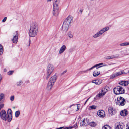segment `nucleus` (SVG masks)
<instances>
[{
  "instance_id": "obj_1",
  "label": "nucleus",
  "mask_w": 129,
  "mask_h": 129,
  "mask_svg": "<svg viewBox=\"0 0 129 129\" xmlns=\"http://www.w3.org/2000/svg\"><path fill=\"white\" fill-rule=\"evenodd\" d=\"M38 27L37 23H33L31 24L29 32L30 37H34L37 35L38 31Z\"/></svg>"
},
{
  "instance_id": "obj_2",
  "label": "nucleus",
  "mask_w": 129,
  "mask_h": 129,
  "mask_svg": "<svg viewBox=\"0 0 129 129\" xmlns=\"http://www.w3.org/2000/svg\"><path fill=\"white\" fill-rule=\"evenodd\" d=\"M57 79V76L55 75L51 77L49 81L47 87V89L48 90H51Z\"/></svg>"
},
{
  "instance_id": "obj_3",
  "label": "nucleus",
  "mask_w": 129,
  "mask_h": 129,
  "mask_svg": "<svg viewBox=\"0 0 129 129\" xmlns=\"http://www.w3.org/2000/svg\"><path fill=\"white\" fill-rule=\"evenodd\" d=\"M54 70V67L53 65L51 64H49L47 68L46 79L47 80L49 78L50 75L53 72Z\"/></svg>"
},
{
  "instance_id": "obj_4",
  "label": "nucleus",
  "mask_w": 129,
  "mask_h": 129,
  "mask_svg": "<svg viewBox=\"0 0 129 129\" xmlns=\"http://www.w3.org/2000/svg\"><path fill=\"white\" fill-rule=\"evenodd\" d=\"M114 92L116 95L123 94L124 93L125 90L122 87L120 86H117L113 89Z\"/></svg>"
},
{
  "instance_id": "obj_5",
  "label": "nucleus",
  "mask_w": 129,
  "mask_h": 129,
  "mask_svg": "<svg viewBox=\"0 0 129 129\" xmlns=\"http://www.w3.org/2000/svg\"><path fill=\"white\" fill-rule=\"evenodd\" d=\"M109 28L108 26H106V27L100 30L98 32L93 36V37L94 38H97L105 32L109 30Z\"/></svg>"
},
{
  "instance_id": "obj_6",
  "label": "nucleus",
  "mask_w": 129,
  "mask_h": 129,
  "mask_svg": "<svg viewBox=\"0 0 129 129\" xmlns=\"http://www.w3.org/2000/svg\"><path fill=\"white\" fill-rule=\"evenodd\" d=\"M103 63L102 62L101 63H99L96 64L95 65H94V66H93L90 69H88L87 70H86L85 71L80 72H79V73H80V74L84 73H85V72H86L87 71H89V70H92L93 69H94V68H96V69H98L99 68H100L102 66H101V65H103Z\"/></svg>"
},
{
  "instance_id": "obj_7",
  "label": "nucleus",
  "mask_w": 129,
  "mask_h": 129,
  "mask_svg": "<svg viewBox=\"0 0 129 129\" xmlns=\"http://www.w3.org/2000/svg\"><path fill=\"white\" fill-rule=\"evenodd\" d=\"M116 104L119 106H124L125 103V101L123 97L120 96L119 99L117 98V100L116 102Z\"/></svg>"
},
{
  "instance_id": "obj_8",
  "label": "nucleus",
  "mask_w": 129,
  "mask_h": 129,
  "mask_svg": "<svg viewBox=\"0 0 129 129\" xmlns=\"http://www.w3.org/2000/svg\"><path fill=\"white\" fill-rule=\"evenodd\" d=\"M8 116L5 111L4 110H2L0 112V116L2 119L5 120H7L8 121L9 118Z\"/></svg>"
},
{
  "instance_id": "obj_9",
  "label": "nucleus",
  "mask_w": 129,
  "mask_h": 129,
  "mask_svg": "<svg viewBox=\"0 0 129 129\" xmlns=\"http://www.w3.org/2000/svg\"><path fill=\"white\" fill-rule=\"evenodd\" d=\"M70 23L66 19L64 21L62 26V29L64 31H66L68 30Z\"/></svg>"
},
{
  "instance_id": "obj_10",
  "label": "nucleus",
  "mask_w": 129,
  "mask_h": 129,
  "mask_svg": "<svg viewBox=\"0 0 129 129\" xmlns=\"http://www.w3.org/2000/svg\"><path fill=\"white\" fill-rule=\"evenodd\" d=\"M59 12L58 7H53L52 13L53 15L55 16L58 15Z\"/></svg>"
},
{
  "instance_id": "obj_11",
  "label": "nucleus",
  "mask_w": 129,
  "mask_h": 129,
  "mask_svg": "<svg viewBox=\"0 0 129 129\" xmlns=\"http://www.w3.org/2000/svg\"><path fill=\"white\" fill-rule=\"evenodd\" d=\"M7 113L8 116L9 118L8 121L9 122L11 121L12 118V112L11 110L10 109H9L7 111Z\"/></svg>"
},
{
  "instance_id": "obj_12",
  "label": "nucleus",
  "mask_w": 129,
  "mask_h": 129,
  "mask_svg": "<svg viewBox=\"0 0 129 129\" xmlns=\"http://www.w3.org/2000/svg\"><path fill=\"white\" fill-rule=\"evenodd\" d=\"M108 110L110 114H115L116 112V110L112 107H109Z\"/></svg>"
},
{
  "instance_id": "obj_13",
  "label": "nucleus",
  "mask_w": 129,
  "mask_h": 129,
  "mask_svg": "<svg viewBox=\"0 0 129 129\" xmlns=\"http://www.w3.org/2000/svg\"><path fill=\"white\" fill-rule=\"evenodd\" d=\"M97 114L99 116L101 117H103L105 115L104 111L102 110L99 111L97 112Z\"/></svg>"
},
{
  "instance_id": "obj_14",
  "label": "nucleus",
  "mask_w": 129,
  "mask_h": 129,
  "mask_svg": "<svg viewBox=\"0 0 129 129\" xmlns=\"http://www.w3.org/2000/svg\"><path fill=\"white\" fill-rule=\"evenodd\" d=\"M18 37V33L17 31H16L15 32V34L13 38L12 39L13 42L14 43H16L17 42Z\"/></svg>"
},
{
  "instance_id": "obj_15",
  "label": "nucleus",
  "mask_w": 129,
  "mask_h": 129,
  "mask_svg": "<svg viewBox=\"0 0 129 129\" xmlns=\"http://www.w3.org/2000/svg\"><path fill=\"white\" fill-rule=\"evenodd\" d=\"M105 94V92L104 93H103L102 92L101 93H99L97 94L95 97L94 98V100H96L99 99V98H101Z\"/></svg>"
},
{
  "instance_id": "obj_16",
  "label": "nucleus",
  "mask_w": 129,
  "mask_h": 129,
  "mask_svg": "<svg viewBox=\"0 0 129 129\" xmlns=\"http://www.w3.org/2000/svg\"><path fill=\"white\" fill-rule=\"evenodd\" d=\"M124 125L123 123H117L116 125L115 128L116 129H122Z\"/></svg>"
},
{
  "instance_id": "obj_17",
  "label": "nucleus",
  "mask_w": 129,
  "mask_h": 129,
  "mask_svg": "<svg viewBox=\"0 0 129 129\" xmlns=\"http://www.w3.org/2000/svg\"><path fill=\"white\" fill-rule=\"evenodd\" d=\"M66 48V47L65 45H63L60 48L59 52V53L61 54L63 53L65 50Z\"/></svg>"
},
{
  "instance_id": "obj_18",
  "label": "nucleus",
  "mask_w": 129,
  "mask_h": 129,
  "mask_svg": "<svg viewBox=\"0 0 129 129\" xmlns=\"http://www.w3.org/2000/svg\"><path fill=\"white\" fill-rule=\"evenodd\" d=\"M128 113V111L125 109L121 111L120 112V115L123 116H126Z\"/></svg>"
},
{
  "instance_id": "obj_19",
  "label": "nucleus",
  "mask_w": 129,
  "mask_h": 129,
  "mask_svg": "<svg viewBox=\"0 0 129 129\" xmlns=\"http://www.w3.org/2000/svg\"><path fill=\"white\" fill-rule=\"evenodd\" d=\"M60 3L59 0H54L53 3V7H58Z\"/></svg>"
},
{
  "instance_id": "obj_20",
  "label": "nucleus",
  "mask_w": 129,
  "mask_h": 129,
  "mask_svg": "<svg viewBox=\"0 0 129 129\" xmlns=\"http://www.w3.org/2000/svg\"><path fill=\"white\" fill-rule=\"evenodd\" d=\"M92 82L95 83L96 85H99L101 83V80L100 79H97L95 80H93Z\"/></svg>"
},
{
  "instance_id": "obj_21",
  "label": "nucleus",
  "mask_w": 129,
  "mask_h": 129,
  "mask_svg": "<svg viewBox=\"0 0 129 129\" xmlns=\"http://www.w3.org/2000/svg\"><path fill=\"white\" fill-rule=\"evenodd\" d=\"M66 19L70 24L73 22V17L71 16H69Z\"/></svg>"
},
{
  "instance_id": "obj_22",
  "label": "nucleus",
  "mask_w": 129,
  "mask_h": 129,
  "mask_svg": "<svg viewBox=\"0 0 129 129\" xmlns=\"http://www.w3.org/2000/svg\"><path fill=\"white\" fill-rule=\"evenodd\" d=\"M67 35L70 38H72L73 37V34L71 31H69L67 34Z\"/></svg>"
},
{
  "instance_id": "obj_23",
  "label": "nucleus",
  "mask_w": 129,
  "mask_h": 129,
  "mask_svg": "<svg viewBox=\"0 0 129 129\" xmlns=\"http://www.w3.org/2000/svg\"><path fill=\"white\" fill-rule=\"evenodd\" d=\"M100 74V72H98L97 71H94L93 73V76L94 77H96Z\"/></svg>"
},
{
  "instance_id": "obj_24",
  "label": "nucleus",
  "mask_w": 129,
  "mask_h": 129,
  "mask_svg": "<svg viewBox=\"0 0 129 129\" xmlns=\"http://www.w3.org/2000/svg\"><path fill=\"white\" fill-rule=\"evenodd\" d=\"M89 125L92 127H94L97 125V123L93 121H92L89 123Z\"/></svg>"
},
{
  "instance_id": "obj_25",
  "label": "nucleus",
  "mask_w": 129,
  "mask_h": 129,
  "mask_svg": "<svg viewBox=\"0 0 129 129\" xmlns=\"http://www.w3.org/2000/svg\"><path fill=\"white\" fill-rule=\"evenodd\" d=\"M102 129H111V128L108 125H106L103 127Z\"/></svg>"
},
{
  "instance_id": "obj_26",
  "label": "nucleus",
  "mask_w": 129,
  "mask_h": 129,
  "mask_svg": "<svg viewBox=\"0 0 129 129\" xmlns=\"http://www.w3.org/2000/svg\"><path fill=\"white\" fill-rule=\"evenodd\" d=\"M85 120L84 119L83 120L82 122H80V123L81 126H84L86 125H87V124L85 123Z\"/></svg>"
},
{
  "instance_id": "obj_27",
  "label": "nucleus",
  "mask_w": 129,
  "mask_h": 129,
  "mask_svg": "<svg viewBox=\"0 0 129 129\" xmlns=\"http://www.w3.org/2000/svg\"><path fill=\"white\" fill-rule=\"evenodd\" d=\"M128 45H129V42H125L120 44V45L121 46H125Z\"/></svg>"
},
{
  "instance_id": "obj_28",
  "label": "nucleus",
  "mask_w": 129,
  "mask_h": 129,
  "mask_svg": "<svg viewBox=\"0 0 129 129\" xmlns=\"http://www.w3.org/2000/svg\"><path fill=\"white\" fill-rule=\"evenodd\" d=\"M116 77H117L121 74H123V72H119L115 73Z\"/></svg>"
},
{
  "instance_id": "obj_29",
  "label": "nucleus",
  "mask_w": 129,
  "mask_h": 129,
  "mask_svg": "<svg viewBox=\"0 0 129 129\" xmlns=\"http://www.w3.org/2000/svg\"><path fill=\"white\" fill-rule=\"evenodd\" d=\"M119 55L118 54H116L114 55H112L110 56L111 59H113L114 58H117L118 57Z\"/></svg>"
},
{
  "instance_id": "obj_30",
  "label": "nucleus",
  "mask_w": 129,
  "mask_h": 129,
  "mask_svg": "<svg viewBox=\"0 0 129 129\" xmlns=\"http://www.w3.org/2000/svg\"><path fill=\"white\" fill-rule=\"evenodd\" d=\"M20 114L19 111H18L16 112L15 113V116L16 117H18Z\"/></svg>"
},
{
  "instance_id": "obj_31",
  "label": "nucleus",
  "mask_w": 129,
  "mask_h": 129,
  "mask_svg": "<svg viewBox=\"0 0 129 129\" xmlns=\"http://www.w3.org/2000/svg\"><path fill=\"white\" fill-rule=\"evenodd\" d=\"M23 83V82L22 81H19L17 83V86H20Z\"/></svg>"
},
{
  "instance_id": "obj_32",
  "label": "nucleus",
  "mask_w": 129,
  "mask_h": 129,
  "mask_svg": "<svg viewBox=\"0 0 129 129\" xmlns=\"http://www.w3.org/2000/svg\"><path fill=\"white\" fill-rule=\"evenodd\" d=\"M107 89L105 88H103L102 90V92L103 93H104V92H105V94L107 92Z\"/></svg>"
},
{
  "instance_id": "obj_33",
  "label": "nucleus",
  "mask_w": 129,
  "mask_h": 129,
  "mask_svg": "<svg viewBox=\"0 0 129 129\" xmlns=\"http://www.w3.org/2000/svg\"><path fill=\"white\" fill-rule=\"evenodd\" d=\"M116 77L115 74V73H114V74H112V75H111V76L110 77V78L111 79H112Z\"/></svg>"
},
{
  "instance_id": "obj_34",
  "label": "nucleus",
  "mask_w": 129,
  "mask_h": 129,
  "mask_svg": "<svg viewBox=\"0 0 129 129\" xmlns=\"http://www.w3.org/2000/svg\"><path fill=\"white\" fill-rule=\"evenodd\" d=\"M90 107L92 109H95L96 108V106L95 105H92V106H91Z\"/></svg>"
},
{
  "instance_id": "obj_35",
  "label": "nucleus",
  "mask_w": 129,
  "mask_h": 129,
  "mask_svg": "<svg viewBox=\"0 0 129 129\" xmlns=\"http://www.w3.org/2000/svg\"><path fill=\"white\" fill-rule=\"evenodd\" d=\"M4 96V95L3 94H1L0 95V101L3 98Z\"/></svg>"
},
{
  "instance_id": "obj_36",
  "label": "nucleus",
  "mask_w": 129,
  "mask_h": 129,
  "mask_svg": "<svg viewBox=\"0 0 129 129\" xmlns=\"http://www.w3.org/2000/svg\"><path fill=\"white\" fill-rule=\"evenodd\" d=\"M73 128V127L72 126H69L65 127L64 129H71Z\"/></svg>"
},
{
  "instance_id": "obj_37",
  "label": "nucleus",
  "mask_w": 129,
  "mask_h": 129,
  "mask_svg": "<svg viewBox=\"0 0 129 129\" xmlns=\"http://www.w3.org/2000/svg\"><path fill=\"white\" fill-rule=\"evenodd\" d=\"M13 71H10L8 72V75H11L13 74Z\"/></svg>"
},
{
  "instance_id": "obj_38",
  "label": "nucleus",
  "mask_w": 129,
  "mask_h": 129,
  "mask_svg": "<svg viewBox=\"0 0 129 129\" xmlns=\"http://www.w3.org/2000/svg\"><path fill=\"white\" fill-rule=\"evenodd\" d=\"M124 86L127 85L128 84V81H124Z\"/></svg>"
},
{
  "instance_id": "obj_39",
  "label": "nucleus",
  "mask_w": 129,
  "mask_h": 129,
  "mask_svg": "<svg viewBox=\"0 0 129 129\" xmlns=\"http://www.w3.org/2000/svg\"><path fill=\"white\" fill-rule=\"evenodd\" d=\"M14 96H11L10 98V100L11 101H13L14 100Z\"/></svg>"
},
{
  "instance_id": "obj_40",
  "label": "nucleus",
  "mask_w": 129,
  "mask_h": 129,
  "mask_svg": "<svg viewBox=\"0 0 129 129\" xmlns=\"http://www.w3.org/2000/svg\"><path fill=\"white\" fill-rule=\"evenodd\" d=\"M126 129H129V123H127L126 126Z\"/></svg>"
},
{
  "instance_id": "obj_41",
  "label": "nucleus",
  "mask_w": 129,
  "mask_h": 129,
  "mask_svg": "<svg viewBox=\"0 0 129 129\" xmlns=\"http://www.w3.org/2000/svg\"><path fill=\"white\" fill-rule=\"evenodd\" d=\"M119 84H120L121 85H123L124 86V81H121L119 83Z\"/></svg>"
},
{
  "instance_id": "obj_42",
  "label": "nucleus",
  "mask_w": 129,
  "mask_h": 129,
  "mask_svg": "<svg viewBox=\"0 0 129 129\" xmlns=\"http://www.w3.org/2000/svg\"><path fill=\"white\" fill-rule=\"evenodd\" d=\"M85 121H86V122H87V124L89 125V123H90V122H89V119L86 118V119Z\"/></svg>"
},
{
  "instance_id": "obj_43",
  "label": "nucleus",
  "mask_w": 129,
  "mask_h": 129,
  "mask_svg": "<svg viewBox=\"0 0 129 129\" xmlns=\"http://www.w3.org/2000/svg\"><path fill=\"white\" fill-rule=\"evenodd\" d=\"M4 106V104H1L0 105V110H1V109L2 108H3Z\"/></svg>"
},
{
  "instance_id": "obj_44",
  "label": "nucleus",
  "mask_w": 129,
  "mask_h": 129,
  "mask_svg": "<svg viewBox=\"0 0 129 129\" xmlns=\"http://www.w3.org/2000/svg\"><path fill=\"white\" fill-rule=\"evenodd\" d=\"M7 19V17H5L4 19L2 20V22H5L6 21Z\"/></svg>"
},
{
  "instance_id": "obj_45",
  "label": "nucleus",
  "mask_w": 129,
  "mask_h": 129,
  "mask_svg": "<svg viewBox=\"0 0 129 129\" xmlns=\"http://www.w3.org/2000/svg\"><path fill=\"white\" fill-rule=\"evenodd\" d=\"M67 70H66L61 74V75H63V74L66 73L67 72Z\"/></svg>"
},
{
  "instance_id": "obj_46",
  "label": "nucleus",
  "mask_w": 129,
  "mask_h": 129,
  "mask_svg": "<svg viewBox=\"0 0 129 129\" xmlns=\"http://www.w3.org/2000/svg\"><path fill=\"white\" fill-rule=\"evenodd\" d=\"M110 56H107L105 57V58L106 59H111Z\"/></svg>"
},
{
  "instance_id": "obj_47",
  "label": "nucleus",
  "mask_w": 129,
  "mask_h": 129,
  "mask_svg": "<svg viewBox=\"0 0 129 129\" xmlns=\"http://www.w3.org/2000/svg\"><path fill=\"white\" fill-rule=\"evenodd\" d=\"M76 126L77 127V123H76V124H74V126H73V127H75Z\"/></svg>"
},
{
  "instance_id": "obj_48",
  "label": "nucleus",
  "mask_w": 129,
  "mask_h": 129,
  "mask_svg": "<svg viewBox=\"0 0 129 129\" xmlns=\"http://www.w3.org/2000/svg\"><path fill=\"white\" fill-rule=\"evenodd\" d=\"M79 11L82 14L83 11V10L82 9H81Z\"/></svg>"
},
{
  "instance_id": "obj_49",
  "label": "nucleus",
  "mask_w": 129,
  "mask_h": 129,
  "mask_svg": "<svg viewBox=\"0 0 129 129\" xmlns=\"http://www.w3.org/2000/svg\"><path fill=\"white\" fill-rule=\"evenodd\" d=\"M63 127H60L59 128H57L56 129H61V128H62Z\"/></svg>"
},
{
  "instance_id": "obj_50",
  "label": "nucleus",
  "mask_w": 129,
  "mask_h": 129,
  "mask_svg": "<svg viewBox=\"0 0 129 129\" xmlns=\"http://www.w3.org/2000/svg\"><path fill=\"white\" fill-rule=\"evenodd\" d=\"M91 96H90V97H89V98H88V99H87V100L86 101H87H87L89 100V99H90V98Z\"/></svg>"
},
{
  "instance_id": "obj_51",
  "label": "nucleus",
  "mask_w": 129,
  "mask_h": 129,
  "mask_svg": "<svg viewBox=\"0 0 129 129\" xmlns=\"http://www.w3.org/2000/svg\"><path fill=\"white\" fill-rule=\"evenodd\" d=\"M122 72H123V74H127L126 73H125L123 71H122Z\"/></svg>"
},
{
  "instance_id": "obj_52",
  "label": "nucleus",
  "mask_w": 129,
  "mask_h": 129,
  "mask_svg": "<svg viewBox=\"0 0 129 129\" xmlns=\"http://www.w3.org/2000/svg\"><path fill=\"white\" fill-rule=\"evenodd\" d=\"M122 72H123V74H127L126 73H125L123 71H122Z\"/></svg>"
},
{
  "instance_id": "obj_53",
  "label": "nucleus",
  "mask_w": 129,
  "mask_h": 129,
  "mask_svg": "<svg viewBox=\"0 0 129 129\" xmlns=\"http://www.w3.org/2000/svg\"><path fill=\"white\" fill-rule=\"evenodd\" d=\"M87 102V101H85V103H84V105L85 104H86V102Z\"/></svg>"
},
{
  "instance_id": "obj_54",
  "label": "nucleus",
  "mask_w": 129,
  "mask_h": 129,
  "mask_svg": "<svg viewBox=\"0 0 129 129\" xmlns=\"http://www.w3.org/2000/svg\"><path fill=\"white\" fill-rule=\"evenodd\" d=\"M30 44V42H29V45H28L29 46Z\"/></svg>"
},
{
  "instance_id": "obj_55",
  "label": "nucleus",
  "mask_w": 129,
  "mask_h": 129,
  "mask_svg": "<svg viewBox=\"0 0 129 129\" xmlns=\"http://www.w3.org/2000/svg\"><path fill=\"white\" fill-rule=\"evenodd\" d=\"M128 73H129V71H128Z\"/></svg>"
}]
</instances>
